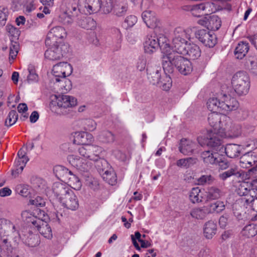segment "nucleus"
I'll list each match as a JSON object with an SVG mask.
<instances>
[{
	"label": "nucleus",
	"mask_w": 257,
	"mask_h": 257,
	"mask_svg": "<svg viewBox=\"0 0 257 257\" xmlns=\"http://www.w3.org/2000/svg\"><path fill=\"white\" fill-rule=\"evenodd\" d=\"M26 242L30 247H36L40 243L39 237L37 234L31 233L26 239Z\"/></svg>",
	"instance_id": "nucleus-53"
},
{
	"label": "nucleus",
	"mask_w": 257,
	"mask_h": 257,
	"mask_svg": "<svg viewBox=\"0 0 257 257\" xmlns=\"http://www.w3.org/2000/svg\"><path fill=\"white\" fill-rule=\"evenodd\" d=\"M220 94L218 97L210 98L207 102L208 109L212 112L221 113Z\"/></svg>",
	"instance_id": "nucleus-32"
},
{
	"label": "nucleus",
	"mask_w": 257,
	"mask_h": 257,
	"mask_svg": "<svg viewBox=\"0 0 257 257\" xmlns=\"http://www.w3.org/2000/svg\"><path fill=\"white\" fill-rule=\"evenodd\" d=\"M195 37L205 46L213 47L216 43V37L212 32L201 29L195 33Z\"/></svg>",
	"instance_id": "nucleus-14"
},
{
	"label": "nucleus",
	"mask_w": 257,
	"mask_h": 257,
	"mask_svg": "<svg viewBox=\"0 0 257 257\" xmlns=\"http://www.w3.org/2000/svg\"><path fill=\"white\" fill-rule=\"evenodd\" d=\"M101 152L102 148L95 145H87L78 149V153L82 157L94 161L96 163L102 160L99 156Z\"/></svg>",
	"instance_id": "nucleus-9"
},
{
	"label": "nucleus",
	"mask_w": 257,
	"mask_h": 257,
	"mask_svg": "<svg viewBox=\"0 0 257 257\" xmlns=\"http://www.w3.org/2000/svg\"><path fill=\"white\" fill-rule=\"evenodd\" d=\"M255 161L252 159V155L249 153L244 154L240 158V163L243 168H248L254 164Z\"/></svg>",
	"instance_id": "nucleus-46"
},
{
	"label": "nucleus",
	"mask_w": 257,
	"mask_h": 257,
	"mask_svg": "<svg viewBox=\"0 0 257 257\" xmlns=\"http://www.w3.org/2000/svg\"><path fill=\"white\" fill-rule=\"evenodd\" d=\"M214 178L211 175H203L197 179V183L199 185H210L213 183Z\"/></svg>",
	"instance_id": "nucleus-51"
},
{
	"label": "nucleus",
	"mask_w": 257,
	"mask_h": 257,
	"mask_svg": "<svg viewBox=\"0 0 257 257\" xmlns=\"http://www.w3.org/2000/svg\"><path fill=\"white\" fill-rule=\"evenodd\" d=\"M246 64L251 72L257 75V58L254 57H249L247 60Z\"/></svg>",
	"instance_id": "nucleus-54"
},
{
	"label": "nucleus",
	"mask_w": 257,
	"mask_h": 257,
	"mask_svg": "<svg viewBox=\"0 0 257 257\" xmlns=\"http://www.w3.org/2000/svg\"><path fill=\"white\" fill-rule=\"evenodd\" d=\"M219 152L213 153L212 151H206L201 154V158L206 165H215L219 156Z\"/></svg>",
	"instance_id": "nucleus-26"
},
{
	"label": "nucleus",
	"mask_w": 257,
	"mask_h": 257,
	"mask_svg": "<svg viewBox=\"0 0 257 257\" xmlns=\"http://www.w3.org/2000/svg\"><path fill=\"white\" fill-rule=\"evenodd\" d=\"M243 148L239 145L235 144H227L225 147H223V150H221L220 153L225 152L226 155L231 158H234L238 157L242 153Z\"/></svg>",
	"instance_id": "nucleus-23"
},
{
	"label": "nucleus",
	"mask_w": 257,
	"mask_h": 257,
	"mask_svg": "<svg viewBox=\"0 0 257 257\" xmlns=\"http://www.w3.org/2000/svg\"><path fill=\"white\" fill-rule=\"evenodd\" d=\"M208 211L211 213H220L224 210L225 208V206L223 202L217 201L213 203H211L207 206Z\"/></svg>",
	"instance_id": "nucleus-42"
},
{
	"label": "nucleus",
	"mask_w": 257,
	"mask_h": 257,
	"mask_svg": "<svg viewBox=\"0 0 257 257\" xmlns=\"http://www.w3.org/2000/svg\"><path fill=\"white\" fill-rule=\"evenodd\" d=\"M108 166L107 161L105 160H101L98 162L96 167L98 170L102 173L103 179L108 184L113 185L116 182V176L114 171L111 169L105 170V167Z\"/></svg>",
	"instance_id": "nucleus-12"
},
{
	"label": "nucleus",
	"mask_w": 257,
	"mask_h": 257,
	"mask_svg": "<svg viewBox=\"0 0 257 257\" xmlns=\"http://www.w3.org/2000/svg\"><path fill=\"white\" fill-rule=\"evenodd\" d=\"M26 151L23 149V148L21 149L18 153V156L19 157V159L18 160L17 163H22L26 164L27 162L29 161V159L26 156Z\"/></svg>",
	"instance_id": "nucleus-62"
},
{
	"label": "nucleus",
	"mask_w": 257,
	"mask_h": 257,
	"mask_svg": "<svg viewBox=\"0 0 257 257\" xmlns=\"http://www.w3.org/2000/svg\"><path fill=\"white\" fill-rule=\"evenodd\" d=\"M162 64L165 72L172 73L175 66L182 75H187L191 73L193 66L187 58L175 53L164 54L162 57Z\"/></svg>",
	"instance_id": "nucleus-3"
},
{
	"label": "nucleus",
	"mask_w": 257,
	"mask_h": 257,
	"mask_svg": "<svg viewBox=\"0 0 257 257\" xmlns=\"http://www.w3.org/2000/svg\"><path fill=\"white\" fill-rule=\"evenodd\" d=\"M221 113H228L235 110L239 107V103L236 99L226 93H220Z\"/></svg>",
	"instance_id": "nucleus-13"
},
{
	"label": "nucleus",
	"mask_w": 257,
	"mask_h": 257,
	"mask_svg": "<svg viewBox=\"0 0 257 257\" xmlns=\"http://www.w3.org/2000/svg\"><path fill=\"white\" fill-rule=\"evenodd\" d=\"M157 41L159 43V47L163 50L169 47V44L167 43V38L164 35H161L159 38L157 37Z\"/></svg>",
	"instance_id": "nucleus-61"
},
{
	"label": "nucleus",
	"mask_w": 257,
	"mask_h": 257,
	"mask_svg": "<svg viewBox=\"0 0 257 257\" xmlns=\"http://www.w3.org/2000/svg\"><path fill=\"white\" fill-rule=\"evenodd\" d=\"M18 118V115L16 110H11L6 119L5 124L7 126H11L15 124Z\"/></svg>",
	"instance_id": "nucleus-55"
},
{
	"label": "nucleus",
	"mask_w": 257,
	"mask_h": 257,
	"mask_svg": "<svg viewBox=\"0 0 257 257\" xmlns=\"http://www.w3.org/2000/svg\"><path fill=\"white\" fill-rule=\"evenodd\" d=\"M147 60L145 57L140 58L137 63L136 67L138 70L142 71L145 70L146 66Z\"/></svg>",
	"instance_id": "nucleus-64"
},
{
	"label": "nucleus",
	"mask_w": 257,
	"mask_h": 257,
	"mask_svg": "<svg viewBox=\"0 0 257 257\" xmlns=\"http://www.w3.org/2000/svg\"><path fill=\"white\" fill-rule=\"evenodd\" d=\"M94 141L92 135L86 132L78 133L74 139V142L78 144L88 145Z\"/></svg>",
	"instance_id": "nucleus-29"
},
{
	"label": "nucleus",
	"mask_w": 257,
	"mask_h": 257,
	"mask_svg": "<svg viewBox=\"0 0 257 257\" xmlns=\"http://www.w3.org/2000/svg\"><path fill=\"white\" fill-rule=\"evenodd\" d=\"M19 45L16 42H12L9 48V61L11 63L16 58L18 53Z\"/></svg>",
	"instance_id": "nucleus-49"
},
{
	"label": "nucleus",
	"mask_w": 257,
	"mask_h": 257,
	"mask_svg": "<svg viewBox=\"0 0 257 257\" xmlns=\"http://www.w3.org/2000/svg\"><path fill=\"white\" fill-rule=\"evenodd\" d=\"M197 162V159L193 157H189L185 159H181L178 160L176 165L179 167L189 168L195 164Z\"/></svg>",
	"instance_id": "nucleus-47"
},
{
	"label": "nucleus",
	"mask_w": 257,
	"mask_h": 257,
	"mask_svg": "<svg viewBox=\"0 0 257 257\" xmlns=\"http://www.w3.org/2000/svg\"><path fill=\"white\" fill-rule=\"evenodd\" d=\"M78 11L86 14L97 13L101 9V0H79Z\"/></svg>",
	"instance_id": "nucleus-11"
},
{
	"label": "nucleus",
	"mask_w": 257,
	"mask_h": 257,
	"mask_svg": "<svg viewBox=\"0 0 257 257\" xmlns=\"http://www.w3.org/2000/svg\"><path fill=\"white\" fill-rule=\"evenodd\" d=\"M236 192L238 195L241 196L236 203L233 204L232 209L233 213L237 217L241 215L242 210L241 205L244 207H250L254 210L257 208V196L251 184L247 182H242L237 186Z\"/></svg>",
	"instance_id": "nucleus-2"
},
{
	"label": "nucleus",
	"mask_w": 257,
	"mask_h": 257,
	"mask_svg": "<svg viewBox=\"0 0 257 257\" xmlns=\"http://www.w3.org/2000/svg\"><path fill=\"white\" fill-rule=\"evenodd\" d=\"M249 50L248 43L245 42H239L236 46L234 54L237 59H242Z\"/></svg>",
	"instance_id": "nucleus-37"
},
{
	"label": "nucleus",
	"mask_w": 257,
	"mask_h": 257,
	"mask_svg": "<svg viewBox=\"0 0 257 257\" xmlns=\"http://www.w3.org/2000/svg\"><path fill=\"white\" fill-rule=\"evenodd\" d=\"M241 175L242 172L239 171L236 168L234 167L220 174L219 175V178L222 180H225L232 176H235L238 178L241 177Z\"/></svg>",
	"instance_id": "nucleus-43"
},
{
	"label": "nucleus",
	"mask_w": 257,
	"mask_h": 257,
	"mask_svg": "<svg viewBox=\"0 0 257 257\" xmlns=\"http://www.w3.org/2000/svg\"><path fill=\"white\" fill-rule=\"evenodd\" d=\"M9 12L8 8L4 6H0V25L4 26L6 23Z\"/></svg>",
	"instance_id": "nucleus-57"
},
{
	"label": "nucleus",
	"mask_w": 257,
	"mask_h": 257,
	"mask_svg": "<svg viewBox=\"0 0 257 257\" xmlns=\"http://www.w3.org/2000/svg\"><path fill=\"white\" fill-rule=\"evenodd\" d=\"M66 32L63 27L57 26L51 29L45 40L47 46H51L52 43L60 44L59 40H62L66 37Z\"/></svg>",
	"instance_id": "nucleus-10"
},
{
	"label": "nucleus",
	"mask_w": 257,
	"mask_h": 257,
	"mask_svg": "<svg viewBox=\"0 0 257 257\" xmlns=\"http://www.w3.org/2000/svg\"><path fill=\"white\" fill-rule=\"evenodd\" d=\"M220 113L212 112L209 114L208 117L209 124L217 131L221 129L225 130L230 122L229 117Z\"/></svg>",
	"instance_id": "nucleus-8"
},
{
	"label": "nucleus",
	"mask_w": 257,
	"mask_h": 257,
	"mask_svg": "<svg viewBox=\"0 0 257 257\" xmlns=\"http://www.w3.org/2000/svg\"><path fill=\"white\" fill-rule=\"evenodd\" d=\"M201 54V50L197 45L189 43L187 47L186 52L183 55H188L191 59L196 60L200 57Z\"/></svg>",
	"instance_id": "nucleus-33"
},
{
	"label": "nucleus",
	"mask_w": 257,
	"mask_h": 257,
	"mask_svg": "<svg viewBox=\"0 0 257 257\" xmlns=\"http://www.w3.org/2000/svg\"><path fill=\"white\" fill-rule=\"evenodd\" d=\"M78 25L86 29H93L96 26V22L90 17H83L78 21Z\"/></svg>",
	"instance_id": "nucleus-41"
},
{
	"label": "nucleus",
	"mask_w": 257,
	"mask_h": 257,
	"mask_svg": "<svg viewBox=\"0 0 257 257\" xmlns=\"http://www.w3.org/2000/svg\"><path fill=\"white\" fill-rule=\"evenodd\" d=\"M209 27L213 31H216L219 29L221 26V21L217 16H212L209 20Z\"/></svg>",
	"instance_id": "nucleus-50"
},
{
	"label": "nucleus",
	"mask_w": 257,
	"mask_h": 257,
	"mask_svg": "<svg viewBox=\"0 0 257 257\" xmlns=\"http://www.w3.org/2000/svg\"><path fill=\"white\" fill-rule=\"evenodd\" d=\"M142 17L148 27L153 29L158 26L159 21L154 12L151 11H146L142 13Z\"/></svg>",
	"instance_id": "nucleus-25"
},
{
	"label": "nucleus",
	"mask_w": 257,
	"mask_h": 257,
	"mask_svg": "<svg viewBox=\"0 0 257 257\" xmlns=\"http://www.w3.org/2000/svg\"><path fill=\"white\" fill-rule=\"evenodd\" d=\"M159 47L157 37L155 36L148 37L144 43V49L147 53H152L155 51Z\"/></svg>",
	"instance_id": "nucleus-27"
},
{
	"label": "nucleus",
	"mask_w": 257,
	"mask_h": 257,
	"mask_svg": "<svg viewBox=\"0 0 257 257\" xmlns=\"http://www.w3.org/2000/svg\"><path fill=\"white\" fill-rule=\"evenodd\" d=\"M96 138L102 143L112 144L115 141V136L109 130H104L99 132Z\"/></svg>",
	"instance_id": "nucleus-28"
},
{
	"label": "nucleus",
	"mask_w": 257,
	"mask_h": 257,
	"mask_svg": "<svg viewBox=\"0 0 257 257\" xmlns=\"http://www.w3.org/2000/svg\"><path fill=\"white\" fill-rule=\"evenodd\" d=\"M71 190L67 184L60 182L54 183L52 186L53 193L59 201Z\"/></svg>",
	"instance_id": "nucleus-21"
},
{
	"label": "nucleus",
	"mask_w": 257,
	"mask_h": 257,
	"mask_svg": "<svg viewBox=\"0 0 257 257\" xmlns=\"http://www.w3.org/2000/svg\"><path fill=\"white\" fill-rule=\"evenodd\" d=\"M203 195V192L201 191L199 187L193 188L190 192V200L193 203L203 202L205 200Z\"/></svg>",
	"instance_id": "nucleus-36"
},
{
	"label": "nucleus",
	"mask_w": 257,
	"mask_h": 257,
	"mask_svg": "<svg viewBox=\"0 0 257 257\" xmlns=\"http://www.w3.org/2000/svg\"><path fill=\"white\" fill-rule=\"evenodd\" d=\"M217 231V224L213 221L209 220L206 222L203 227V234L207 239H211L216 234Z\"/></svg>",
	"instance_id": "nucleus-30"
},
{
	"label": "nucleus",
	"mask_w": 257,
	"mask_h": 257,
	"mask_svg": "<svg viewBox=\"0 0 257 257\" xmlns=\"http://www.w3.org/2000/svg\"><path fill=\"white\" fill-rule=\"evenodd\" d=\"M186 31L181 27L176 28L173 32L171 47L174 52L180 54H184L189 45L187 40Z\"/></svg>",
	"instance_id": "nucleus-6"
},
{
	"label": "nucleus",
	"mask_w": 257,
	"mask_h": 257,
	"mask_svg": "<svg viewBox=\"0 0 257 257\" xmlns=\"http://www.w3.org/2000/svg\"><path fill=\"white\" fill-rule=\"evenodd\" d=\"M242 233L248 238L253 237L257 234V226L253 224H248L243 228Z\"/></svg>",
	"instance_id": "nucleus-45"
},
{
	"label": "nucleus",
	"mask_w": 257,
	"mask_h": 257,
	"mask_svg": "<svg viewBox=\"0 0 257 257\" xmlns=\"http://www.w3.org/2000/svg\"><path fill=\"white\" fill-rule=\"evenodd\" d=\"M18 235V231L11 221L5 218L0 219V236L3 243L7 244L13 236Z\"/></svg>",
	"instance_id": "nucleus-7"
},
{
	"label": "nucleus",
	"mask_w": 257,
	"mask_h": 257,
	"mask_svg": "<svg viewBox=\"0 0 257 257\" xmlns=\"http://www.w3.org/2000/svg\"><path fill=\"white\" fill-rule=\"evenodd\" d=\"M67 160L70 164L82 172H88L90 169V166L84 163L82 159L78 156L74 155H69L67 157Z\"/></svg>",
	"instance_id": "nucleus-24"
},
{
	"label": "nucleus",
	"mask_w": 257,
	"mask_h": 257,
	"mask_svg": "<svg viewBox=\"0 0 257 257\" xmlns=\"http://www.w3.org/2000/svg\"><path fill=\"white\" fill-rule=\"evenodd\" d=\"M45 53V58L52 61L60 60L63 56V49L66 46L61 44L52 43Z\"/></svg>",
	"instance_id": "nucleus-16"
},
{
	"label": "nucleus",
	"mask_w": 257,
	"mask_h": 257,
	"mask_svg": "<svg viewBox=\"0 0 257 257\" xmlns=\"http://www.w3.org/2000/svg\"><path fill=\"white\" fill-rule=\"evenodd\" d=\"M209 214L210 213L207 206L202 207L195 208L193 209L190 213L191 217L196 219H203Z\"/></svg>",
	"instance_id": "nucleus-35"
},
{
	"label": "nucleus",
	"mask_w": 257,
	"mask_h": 257,
	"mask_svg": "<svg viewBox=\"0 0 257 257\" xmlns=\"http://www.w3.org/2000/svg\"><path fill=\"white\" fill-rule=\"evenodd\" d=\"M16 192L24 197H27L29 194V186L25 185H18L16 187Z\"/></svg>",
	"instance_id": "nucleus-59"
},
{
	"label": "nucleus",
	"mask_w": 257,
	"mask_h": 257,
	"mask_svg": "<svg viewBox=\"0 0 257 257\" xmlns=\"http://www.w3.org/2000/svg\"><path fill=\"white\" fill-rule=\"evenodd\" d=\"M231 84L234 90L238 95H245L248 93L250 87V81L246 72L244 71L236 72L232 76Z\"/></svg>",
	"instance_id": "nucleus-5"
},
{
	"label": "nucleus",
	"mask_w": 257,
	"mask_h": 257,
	"mask_svg": "<svg viewBox=\"0 0 257 257\" xmlns=\"http://www.w3.org/2000/svg\"><path fill=\"white\" fill-rule=\"evenodd\" d=\"M71 65L67 62H62L53 66L52 72L56 78H61L63 76H68L72 72Z\"/></svg>",
	"instance_id": "nucleus-19"
},
{
	"label": "nucleus",
	"mask_w": 257,
	"mask_h": 257,
	"mask_svg": "<svg viewBox=\"0 0 257 257\" xmlns=\"http://www.w3.org/2000/svg\"><path fill=\"white\" fill-rule=\"evenodd\" d=\"M198 145L191 140L183 139L181 140L179 147V151L184 155H190L195 151Z\"/></svg>",
	"instance_id": "nucleus-22"
},
{
	"label": "nucleus",
	"mask_w": 257,
	"mask_h": 257,
	"mask_svg": "<svg viewBox=\"0 0 257 257\" xmlns=\"http://www.w3.org/2000/svg\"><path fill=\"white\" fill-rule=\"evenodd\" d=\"M64 182L68 186H71L75 190H79L82 186V184L79 179L71 171L67 176Z\"/></svg>",
	"instance_id": "nucleus-34"
},
{
	"label": "nucleus",
	"mask_w": 257,
	"mask_h": 257,
	"mask_svg": "<svg viewBox=\"0 0 257 257\" xmlns=\"http://www.w3.org/2000/svg\"><path fill=\"white\" fill-rule=\"evenodd\" d=\"M80 12L76 4L69 5L65 11L60 15L59 21L65 25L71 24Z\"/></svg>",
	"instance_id": "nucleus-15"
},
{
	"label": "nucleus",
	"mask_w": 257,
	"mask_h": 257,
	"mask_svg": "<svg viewBox=\"0 0 257 257\" xmlns=\"http://www.w3.org/2000/svg\"><path fill=\"white\" fill-rule=\"evenodd\" d=\"M31 183L34 187L39 189L40 190L44 189L46 185V182L44 180L37 177L32 178Z\"/></svg>",
	"instance_id": "nucleus-56"
},
{
	"label": "nucleus",
	"mask_w": 257,
	"mask_h": 257,
	"mask_svg": "<svg viewBox=\"0 0 257 257\" xmlns=\"http://www.w3.org/2000/svg\"><path fill=\"white\" fill-rule=\"evenodd\" d=\"M70 171L66 168L60 165L56 166L53 169V172L56 177L63 182L65 180L68 174L70 173Z\"/></svg>",
	"instance_id": "nucleus-40"
},
{
	"label": "nucleus",
	"mask_w": 257,
	"mask_h": 257,
	"mask_svg": "<svg viewBox=\"0 0 257 257\" xmlns=\"http://www.w3.org/2000/svg\"><path fill=\"white\" fill-rule=\"evenodd\" d=\"M55 101H53L52 105H57L59 108L71 107L77 103L76 99L73 96L66 95H55Z\"/></svg>",
	"instance_id": "nucleus-18"
},
{
	"label": "nucleus",
	"mask_w": 257,
	"mask_h": 257,
	"mask_svg": "<svg viewBox=\"0 0 257 257\" xmlns=\"http://www.w3.org/2000/svg\"><path fill=\"white\" fill-rule=\"evenodd\" d=\"M66 77L63 76L55 78L57 83L55 84L56 86L59 88L62 93H66L71 89V82L69 79L66 78Z\"/></svg>",
	"instance_id": "nucleus-31"
},
{
	"label": "nucleus",
	"mask_w": 257,
	"mask_h": 257,
	"mask_svg": "<svg viewBox=\"0 0 257 257\" xmlns=\"http://www.w3.org/2000/svg\"><path fill=\"white\" fill-rule=\"evenodd\" d=\"M21 216L24 221L31 227L36 228L44 237L48 239L52 237L51 228L47 223L50 218L45 211L40 209L33 211L25 210L22 212Z\"/></svg>",
	"instance_id": "nucleus-1"
},
{
	"label": "nucleus",
	"mask_w": 257,
	"mask_h": 257,
	"mask_svg": "<svg viewBox=\"0 0 257 257\" xmlns=\"http://www.w3.org/2000/svg\"><path fill=\"white\" fill-rule=\"evenodd\" d=\"M206 142L208 146L213 148L219 153L223 150L224 146L222 144L221 138L215 132H208L206 137Z\"/></svg>",
	"instance_id": "nucleus-17"
},
{
	"label": "nucleus",
	"mask_w": 257,
	"mask_h": 257,
	"mask_svg": "<svg viewBox=\"0 0 257 257\" xmlns=\"http://www.w3.org/2000/svg\"><path fill=\"white\" fill-rule=\"evenodd\" d=\"M59 201L64 207L71 210H76L79 207L78 198L72 190Z\"/></svg>",
	"instance_id": "nucleus-20"
},
{
	"label": "nucleus",
	"mask_w": 257,
	"mask_h": 257,
	"mask_svg": "<svg viewBox=\"0 0 257 257\" xmlns=\"http://www.w3.org/2000/svg\"><path fill=\"white\" fill-rule=\"evenodd\" d=\"M201 4L204 15H209L220 10L218 7L217 8L214 3L212 2H206L201 3Z\"/></svg>",
	"instance_id": "nucleus-44"
},
{
	"label": "nucleus",
	"mask_w": 257,
	"mask_h": 257,
	"mask_svg": "<svg viewBox=\"0 0 257 257\" xmlns=\"http://www.w3.org/2000/svg\"><path fill=\"white\" fill-rule=\"evenodd\" d=\"M203 8L202 4H197L189 6L188 7V10L190 11L193 16L196 17H199L202 15H204L203 14Z\"/></svg>",
	"instance_id": "nucleus-52"
},
{
	"label": "nucleus",
	"mask_w": 257,
	"mask_h": 257,
	"mask_svg": "<svg viewBox=\"0 0 257 257\" xmlns=\"http://www.w3.org/2000/svg\"><path fill=\"white\" fill-rule=\"evenodd\" d=\"M127 9V4L117 6L114 8V13L117 17H122L126 14Z\"/></svg>",
	"instance_id": "nucleus-60"
},
{
	"label": "nucleus",
	"mask_w": 257,
	"mask_h": 257,
	"mask_svg": "<svg viewBox=\"0 0 257 257\" xmlns=\"http://www.w3.org/2000/svg\"><path fill=\"white\" fill-rule=\"evenodd\" d=\"M116 0H104L101 1L100 10L104 14L110 13L113 8V4Z\"/></svg>",
	"instance_id": "nucleus-48"
},
{
	"label": "nucleus",
	"mask_w": 257,
	"mask_h": 257,
	"mask_svg": "<svg viewBox=\"0 0 257 257\" xmlns=\"http://www.w3.org/2000/svg\"><path fill=\"white\" fill-rule=\"evenodd\" d=\"M82 174L86 186L90 189L96 190L99 188V182L98 180L91 176L88 172H83Z\"/></svg>",
	"instance_id": "nucleus-38"
},
{
	"label": "nucleus",
	"mask_w": 257,
	"mask_h": 257,
	"mask_svg": "<svg viewBox=\"0 0 257 257\" xmlns=\"http://www.w3.org/2000/svg\"><path fill=\"white\" fill-rule=\"evenodd\" d=\"M137 22V18L135 16L130 15L127 16L125 20L124 24L127 25V27H132Z\"/></svg>",
	"instance_id": "nucleus-63"
},
{
	"label": "nucleus",
	"mask_w": 257,
	"mask_h": 257,
	"mask_svg": "<svg viewBox=\"0 0 257 257\" xmlns=\"http://www.w3.org/2000/svg\"><path fill=\"white\" fill-rule=\"evenodd\" d=\"M161 68L160 66H153L147 68L148 78L153 85L161 87L168 91L172 85V80L169 75L166 73L161 74Z\"/></svg>",
	"instance_id": "nucleus-4"
},
{
	"label": "nucleus",
	"mask_w": 257,
	"mask_h": 257,
	"mask_svg": "<svg viewBox=\"0 0 257 257\" xmlns=\"http://www.w3.org/2000/svg\"><path fill=\"white\" fill-rule=\"evenodd\" d=\"M205 193L207 200L217 199L222 195V192L221 190L214 186L208 187Z\"/></svg>",
	"instance_id": "nucleus-39"
},
{
	"label": "nucleus",
	"mask_w": 257,
	"mask_h": 257,
	"mask_svg": "<svg viewBox=\"0 0 257 257\" xmlns=\"http://www.w3.org/2000/svg\"><path fill=\"white\" fill-rule=\"evenodd\" d=\"M83 125L85 130L93 131L96 128V123L91 119H86L83 121Z\"/></svg>",
	"instance_id": "nucleus-58"
}]
</instances>
